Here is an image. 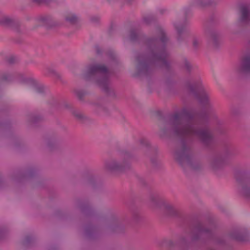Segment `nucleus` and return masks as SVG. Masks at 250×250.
I'll return each mask as SVG.
<instances>
[{
    "instance_id": "12",
    "label": "nucleus",
    "mask_w": 250,
    "mask_h": 250,
    "mask_svg": "<svg viewBox=\"0 0 250 250\" xmlns=\"http://www.w3.org/2000/svg\"><path fill=\"white\" fill-rule=\"evenodd\" d=\"M137 61L138 62V64L137 66V68L138 69H140L142 68H144L146 67L147 63V61L146 59L141 60L140 58H139Z\"/></svg>"
},
{
    "instance_id": "10",
    "label": "nucleus",
    "mask_w": 250,
    "mask_h": 250,
    "mask_svg": "<svg viewBox=\"0 0 250 250\" xmlns=\"http://www.w3.org/2000/svg\"><path fill=\"white\" fill-rule=\"evenodd\" d=\"M19 81L21 83H26L31 84L34 86H37V82L34 79L30 78H25L22 76L21 78L20 79Z\"/></svg>"
},
{
    "instance_id": "19",
    "label": "nucleus",
    "mask_w": 250,
    "mask_h": 250,
    "mask_svg": "<svg viewBox=\"0 0 250 250\" xmlns=\"http://www.w3.org/2000/svg\"><path fill=\"white\" fill-rule=\"evenodd\" d=\"M2 79L3 80H8V78H7V77H6L5 75H3V76H2Z\"/></svg>"
},
{
    "instance_id": "7",
    "label": "nucleus",
    "mask_w": 250,
    "mask_h": 250,
    "mask_svg": "<svg viewBox=\"0 0 250 250\" xmlns=\"http://www.w3.org/2000/svg\"><path fill=\"white\" fill-rule=\"evenodd\" d=\"M12 20L8 16L4 15L0 11V23L4 25L10 24Z\"/></svg>"
},
{
    "instance_id": "20",
    "label": "nucleus",
    "mask_w": 250,
    "mask_h": 250,
    "mask_svg": "<svg viewBox=\"0 0 250 250\" xmlns=\"http://www.w3.org/2000/svg\"><path fill=\"white\" fill-rule=\"evenodd\" d=\"M176 28L177 29V30L178 31V32H180V31L179 30V29L177 27H176Z\"/></svg>"
},
{
    "instance_id": "5",
    "label": "nucleus",
    "mask_w": 250,
    "mask_h": 250,
    "mask_svg": "<svg viewBox=\"0 0 250 250\" xmlns=\"http://www.w3.org/2000/svg\"><path fill=\"white\" fill-rule=\"evenodd\" d=\"M241 16L239 19V22L246 21L250 18V8L248 5H244L241 7Z\"/></svg>"
},
{
    "instance_id": "21",
    "label": "nucleus",
    "mask_w": 250,
    "mask_h": 250,
    "mask_svg": "<svg viewBox=\"0 0 250 250\" xmlns=\"http://www.w3.org/2000/svg\"><path fill=\"white\" fill-rule=\"evenodd\" d=\"M193 43H194V44L195 45H196V42L195 41H194V42H193Z\"/></svg>"
},
{
    "instance_id": "3",
    "label": "nucleus",
    "mask_w": 250,
    "mask_h": 250,
    "mask_svg": "<svg viewBox=\"0 0 250 250\" xmlns=\"http://www.w3.org/2000/svg\"><path fill=\"white\" fill-rule=\"evenodd\" d=\"M159 39L152 41V43L154 44V47L152 48V52L149 57L152 60H163L167 55L164 49L163 44H160V42L163 44L167 40L165 33L163 30L161 29L159 31Z\"/></svg>"
},
{
    "instance_id": "1",
    "label": "nucleus",
    "mask_w": 250,
    "mask_h": 250,
    "mask_svg": "<svg viewBox=\"0 0 250 250\" xmlns=\"http://www.w3.org/2000/svg\"><path fill=\"white\" fill-rule=\"evenodd\" d=\"M174 133L178 135L196 136L204 142H208L211 138L210 132L208 129H198L191 122H183L177 116L173 117Z\"/></svg>"
},
{
    "instance_id": "18",
    "label": "nucleus",
    "mask_w": 250,
    "mask_h": 250,
    "mask_svg": "<svg viewBox=\"0 0 250 250\" xmlns=\"http://www.w3.org/2000/svg\"><path fill=\"white\" fill-rule=\"evenodd\" d=\"M38 2H46L47 0H34Z\"/></svg>"
},
{
    "instance_id": "8",
    "label": "nucleus",
    "mask_w": 250,
    "mask_h": 250,
    "mask_svg": "<svg viewBox=\"0 0 250 250\" xmlns=\"http://www.w3.org/2000/svg\"><path fill=\"white\" fill-rule=\"evenodd\" d=\"M162 208L163 210L167 214H171L175 211L173 206L167 203H163Z\"/></svg>"
},
{
    "instance_id": "17",
    "label": "nucleus",
    "mask_w": 250,
    "mask_h": 250,
    "mask_svg": "<svg viewBox=\"0 0 250 250\" xmlns=\"http://www.w3.org/2000/svg\"><path fill=\"white\" fill-rule=\"evenodd\" d=\"M185 67H186V68L187 69H189V68H190V65L189 63V62H185Z\"/></svg>"
},
{
    "instance_id": "2",
    "label": "nucleus",
    "mask_w": 250,
    "mask_h": 250,
    "mask_svg": "<svg viewBox=\"0 0 250 250\" xmlns=\"http://www.w3.org/2000/svg\"><path fill=\"white\" fill-rule=\"evenodd\" d=\"M86 78L92 76H100L102 78L98 81L99 85L105 88L108 83V72L106 67L101 65H92L88 66L84 74Z\"/></svg>"
},
{
    "instance_id": "14",
    "label": "nucleus",
    "mask_w": 250,
    "mask_h": 250,
    "mask_svg": "<svg viewBox=\"0 0 250 250\" xmlns=\"http://www.w3.org/2000/svg\"><path fill=\"white\" fill-rule=\"evenodd\" d=\"M222 161L220 160H215L213 161L212 164V168L214 169L217 168L222 165Z\"/></svg>"
},
{
    "instance_id": "11",
    "label": "nucleus",
    "mask_w": 250,
    "mask_h": 250,
    "mask_svg": "<svg viewBox=\"0 0 250 250\" xmlns=\"http://www.w3.org/2000/svg\"><path fill=\"white\" fill-rule=\"evenodd\" d=\"M65 19L67 22L70 23H74L77 21L78 18L75 14H70L66 16Z\"/></svg>"
},
{
    "instance_id": "16",
    "label": "nucleus",
    "mask_w": 250,
    "mask_h": 250,
    "mask_svg": "<svg viewBox=\"0 0 250 250\" xmlns=\"http://www.w3.org/2000/svg\"><path fill=\"white\" fill-rule=\"evenodd\" d=\"M241 192H243V193L245 195H246V196H249V193H247V191L246 188H243L242 191L241 190Z\"/></svg>"
},
{
    "instance_id": "13",
    "label": "nucleus",
    "mask_w": 250,
    "mask_h": 250,
    "mask_svg": "<svg viewBox=\"0 0 250 250\" xmlns=\"http://www.w3.org/2000/svg\"><path fill=\"white\" fill-rule=\"evenodd\" d=\"M195 2L200 7H204L209 3L208 0H195Z\"/></svg>"
},
{
    "instance_id": "6",
    "label": "nucleus",
    "mask_w": 250,
    "mask_h": 250,
    "mask_svg": "<svg viewBox=\"0 0 250 250\" xmlns=\"http://www.w3.org/2000/svg\"><path fill=\"white\" fill-rule=\"evenodd\" d=\"M105 168L108 170H114L119 168L120 166L116 160H111L107 161L105 163Z\"/></svg>"
},
{
    "instance_id": "15",
    "label": "nucleus",
    "mask_w": 250,
    "mask_h": 250,
    "mask_svg": "<svg viewBox=\"0 0 250 250\" xmlns=\"http://www.w3.org/2000/svg\"><path fill=\"white\" fill-rule=\"evenodd\" d=\"M208 95L206 93H204L203 95V97L200 100V101L201 102L204 103L205 101L208 100Z\"/></svg>"
},
{
    "instance_id": "9",
    "label": "nucleus",
    "mask_w": 250,
    "mask_h": 250,
    "mask_svg": "<svg viewBox=\"0 0 250 250\" xmlns=\"http://www.w3.org/2000/svg\"><path fill=\"white\" fill-rule=\"evenodd\" d=\"M186 156V151L185 149L181 151H177L175 153V158L179 162H180L181 159L185 158Z\"/></svg>"
},
{
    "instance_id": "4",
    "label": "nucleus",
    "mask_w": 250,
    "mask_h": 250,
    "mask_svg": "<svg viewBox=\"0 0 250 250\" xmlns=\"http://www.w3.org/2000/svg\"><path fill=\"white\" fill-rule=\"evenodd\" d=\"M236 70L241 73L250 72V55H246L243 58L237 66Z\"/></svg>"
}]
</instances>
